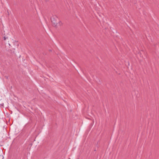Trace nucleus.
Instances as JSON below:
<instances>
[{"label": "nucleus", "mask_w": 159, "mask_h": 159, "mask_svg": "<svg viewBox=\"0 0 159 159\" xmlns=\"http://www.w3.org/2000/svg\"><path fill=\"white\" fill-rule=\"evenodd\" d=\"M62 24V23L61 22H59V24L60 25H61Z\"/></svg>", "instance_id": "obj_2"}, {"label": "nucleus", "mask_w": 159, "mask_h": 159, "mask_svg": "<svg viewBox=\"0 0 159 159\" xmlns=\"http://www.w3.org/2000/svg\"><path fill=\"white\" fill-rule=\"evenodd\" d=\"M58 19L57 17L56 16H52L51 18V20L52 22L55 25L57 23L56 21Z\"/></svg>", "instance_id": "obj_1"}]
</instances>
